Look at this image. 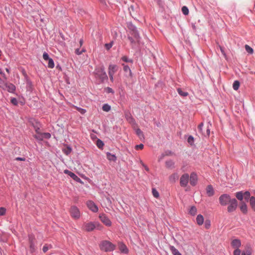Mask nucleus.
<instances>
[{
  "label": "nucleus",
  "instance_id": "obj_1",
  "mask_svg": "<svg viewBox=\"0 0 255 255\" xmlns=\"http://www.w3.org/2000/svg\"><path fill=\"white\" fill-rule=\"evenodd\" d=\"M128 28L130 34L132 36H128V39L130 42L131 43L138 42L140 36L136 27L131 23H128Z\"/></svg>",
  "mask_w": 255,
  "mask_h": 255
},
{
  "label": "nucleus",
  "instance_id": "obj_2",
  "mask_svg": "<svg viewBox=\"0 0 255 255\" xmlns=\"http://www.w3.org/2000/svg\"><path fill=\"white\" fill-rule=\"evenodd\" d=\"M99 225V224L96 222H86L83 223L82 230L87 232H92Z\"/></svg>",
  "mask_w": 255,
  "mask_h": 255
},
{
  "label": "nucleus",
  "instance_id": "obj_3",
  "mask_svg": "<svg viewBox=\"0 0 255 255\" xmlns=\"http://www.w3.org/2000/svg\"><path fill=\"white\" fill-rule=\"evenodd\" d=\"M100 248L101 250L105 252H111L114 250L115 246L109 241H104L100 244Z\"/></svg>",
  "mask_w": 255,
  "mask_h": 255
},
{
  "label": "nucleus",
  "instance_id": "obj_4",
  "mask_svg": "<svg viewBox=\"0 0 255 255\" xmlns=\"http://www.w3.org/2000/svg\"><path fill=\"white\" fill-rule=\"evenodd\" d=\"M69 212L71 217L75 220H78L81 217L80 211L79 209L75 206H71Z\"/></svg>",
  "mask_w": 255,
  "mask_h": 255
},
{
  "label": "nucleus",
  "instance_id": "obj_5",
  "mask_svg": "<svg viewBox=\"0 0 255 255\" xmlns=\"http://www.w3.org/2000/svg\"><path fill=\"white\" fill-rule=\"evenodd\" d=\"M230 196L227 194L221 195L219 198V201L221 206L228 205L232 200Z\"/></svg>",
  "mask_w": 255,
  "mask_h": 255
},
{
  "label": "nucleus",
  "instance_id": "obj_6",
  "mask_svg": "<svg viewBox=\"0 0 255 255\" xmlns=\"http://www.w3.org/2000/svg\"><path fill=\"white\" fill-rule=\"evenodd\" d=\"M128 9L130 15L134 18L139 14V8L136 4L131 5Z\"/></svg>",
  "mask_w": 255,
  "mask_h": 255
},
{
  "label": "nucleus",
  "instance_id": "obj_7",
  "mask_svg": "<svg viewBox=\"0 0 255 255\" xmlns=\"http://www.w3.org/2000/svg\"><path fill=\"white\" fill-rule=\"evenodd\" d=\"M95 74L102 80H104L107 78V76L102 67L97 68L95 71Z\"/></svg>",
  "mask_w": 255,
  "mask_h": 255
},
{
  "label": "nucleus",
  "instance_id": "obj_8",
  "mask_svg": "<svg viewBox=\"0 0 255 255\" xmlns=\"http://www.w3.org/2000/svg\"><path fill=\"white\" fill-rule=\"evenodd\" d=\"M228 204L229 206L227 207V211L228 212L231 213L236 210L238 206V202L236 199L233 198Z\"/></svg>",
  "mask_w": 255,
  "mask_h": 255
},
{
  "label": "nucleus",
  "instance_id": "obj_9",
  "mask_svg": "<svg viewBox=\"0 0 255 255\" xmlns=\"http://www.w3.org/2000/svg\"><path fill=\"white\" fill-rule=\"evenodd\" d=\"M189 180V175L187 173H185L182 175L180 179V185L182 187H185L187 186Z\"/></svg>",
  "mask_w": 255,
  "mask_h": 255
},
{
  "label": "nucleus",
  "instance_id": "obj_10",
  "mask_svg": "<svg viewBox=\"0 0 255 255\" xmlns=\"http://www.w3.org/2000/svg\"><path fill=\"white\" fill-rule=\"evenodd\" d=\"M86 204L88 208L92 212L96 213L98 211V207L93 201L89 200L87 202Z\"/></svg>",
  "mask_w": 255,
  "mask_h": 255
},
{
  "label": "nucleus",
  "instance_id": "obj_11",
  "mask_svg": "<svg viewBox=\"0 0 255 255\" xmlns=\"http://www.w3.org/2000/svg\"><path fill=\"white\" fill-rule=\"evenodd\" d=\"M101 221L107 226H111L112 222L105 214H101L99 216Z\"/></svg>",
  "mask_w": 255,
  "mask_h": 255
},
{
  "label": "nucleus",
  "instance_id": "obj_12",
  "mask_svg": "<svg viewBox=\"0 0 255 255\" xmlns=\"http://www.w3.org/2000/svg\"><path fill=\"white\" fill-rule=\"evenodd\" d=\"M190 183L192 186H195L197 182V176L196 173L193 172L190 174Z\"/></svg>",
  "mask_w": 255,
  "mask_h": 255
},
{
  "label": "nucleus",
  "instance_id": "obj_13",
  "mask_svg": "<svg viewBox=\"0 0 255 255\" xmlns=\"http://www.w3.org/2000/svg\"><path fill=\"white\" fill-rule=\"evenodd\" d=\"M15 86L13 84L10 83H7L4 90H6L9 93H13L15 92Z\"/></svg>",
  "mask_w": 255,
  "mask_h": 255
},
{
  "label": "nucleus",
  "instance_id": "obj_14",
  "mask_svg": "<svg viewBox=\"0 0 255 255\" xmlns=\"http://www.w3.org/2000/svg\"><path fill=\"white\" fill-rule=\"evenodd\" d=\"M206 191V194L209 197L213 196L215 194L214 189L211 185H209L207 186Z\"/></svg>",
  "mask_w": 255,
  "mask_h": 255
},
{
  "label": "nucleus",
  "instance_id": "obj_15",
  "mask_svg": "<svg viewBox=\"0 0 255 255\" xmlns=\"http://www.w3.org/2000/svg\"><path fill=\"white\" fill-rule=\"evenodd\" d=\"M232 247L235 249H239L241 246V242L239 239H234L231 242Z\"/></svg>",
  "mask_w": 255,
  "mask_h": 255
},
{
  "label": "nucleus",
  "instance_id": "obj_16",
  "mask_svg": "<svg viewBox=\"0 0 255 255\" xmlns=\"http://www.w3.org/2000/svg\"><path fill=\"white\" fill-rule=\"evenodd\" d=\"M178 178L179 176L178 174L174 173L169 176V180L171 183H174L178 179Z\"/></svg>",
  "mask_w": 255,
  "mask_h": 255
},
{
  "label": "nucleus",
  "instance_id": "obj_17",
  "mask_svg": "<svg viewBox=\"0 0 255 255\" xmlns=\"http://www.w3.org/2000/svg\"><path fill=\"white\" fill-rule=\"evenodd\" d=\"M241 211L243 213L246 214L248 212V208L247 204L244 202H242L240 206Z\"/></svg>",
  "mask_w": 255,
  "mask_h": 255
},
{
  "label": "nucleus",
  "instance_id": "obj_18",
  "mask_svg": "<svg viewBox=\"0 0 255 255\" xmlns=\"http://www.w3.org/2000/svg\"><path fill=\"white\" fill-rule=\"evenodd\" d=\"M64 173L68 174L73 179L77 180V179H79L77 175H76L74 173L71 172L70 171L66 169L64 171Z\"/></svg>",
  "mask_w": 255,
  "mask_h": 255
},
{
  "label": "nucleus",
  "instance_id": "obj_19",
  "mask_svg": "<svg viewBox=\"0 0 255 255\" xmlns=\"http://www.w3.org/2000/svg\"><path fill=\"white\" fill-rule=\"evenodd\" d=\"M204 217L201 215H198L196 218V222L198 225H202L204 223Z\"/></svg>",
  "mask_w": 255,
  "mask_h": 255
},
{
  "label": "nucleus",
  "instance_id": "obj_20",
  "mask_svg": "<svg viewBox=\"0 0 255 255\" xmlns=\"http://www.w3.org/2000/svg\"><path fill=\"white\" fill-rule=\"evenodd\" d=\"M250 204L252 209L255 211V197L252 196L249 200Z\"/></svg>",
  "mask_w": 255,
  "mask_h": 255
},
{
  "label": "nucleus",
  "instance_id": "obj_21",
  "mask_svg": "<svg viewBox=\"0 0 255 255\" xmlns=\"http://www.w3.org/2000/svg\"><path fill=\"white\" fill-rule=\"evenodd\" d=\"M119 249H120V251H121V252H122L123 253L127 254L128 252V250L127 246L123 244H121L119 245Z\"/></svg>",
  "mask_w": 255,
  "mask_h": 255
},
{
  "label": "nucleus",
  "instance_id": "obj_22",
  "mask_svg": "<svg viewBox=\"0 0 255 255\" xmlns=\"http://www.w3.org/2000/svg\"><path fill=\"white\" fill-rule=\"evenodd\" d=\"M43 58L45 60H48V64H54L53 60L51 58H49V55H48V54L47 53L44 52L43 53Z\"/></svg>",
  "mask_w": 255,
  "mask_h": 255
},
{
  "label": "nucleus",
  "instance_id": "obj_23",
  "mask_svg": "<svg viewBox=\"0 0 255 255\" xmlns=\"http://www.w3.org/2000/svg\"><path fill=\"white\" fill-rule=\"evenodd\" d=\"M169 248L173 255H182L174 246H171Z\"/></svg>",
  "mask_w": 255,
  "mask_h": 255
},
{
  "label": "nucleus",
  "instance_id": "obj_24",
  "mask_svg": "<svg viewBox=\"0 0 255 255\" xmlns=\"http://www.w3.org/2000/svg\"><path fill=\"white\" fill-rule=\"evenodd\" d=\"M107 158L110 161H115L117 160V157L115 155L112 154L110 152L107 153Z\"/></svg>",
  "mask_w": 255,
  "mask_h": 255
},
{
  "label": "nucleus",
  "instance_id": "obj_25",
  "mask_svg": "<svg viewBox=\"0 0 255 255\" xmlns=\"http://www.w3.org/2000/svg\"><path fill=\"white\" fill-rule=\"evenodd\" d=\"M236 197L238 200L242 201L244 198V193L242 191L238 192L236 193Z\"/></svg>",
  "mask_w": 255,
  "mask_h": 255
},
{
  "label": "nucleus",
  "instance_id": "obj_26",
  "mask_svg": "<svg viewBox=\"0 0 255 255\" xmlns=\"http://www.w3.org/2000/svg\"><path fill=\"white\" fill-rule=\"evenodd\" d=\"M190 214L194 216L197 213V209L195 206H192L189 211Z\"/></svg>",
  "mask_w": 255,
  "mask_h": 255
},
{
  "label": "nucleus",
  "instance_id": "obj_27",
  "mask_svg": "<svg viewBox=\"0 0 255 255\" xmlns=\"http://www.w3.org/2000/svg\"><path fill=\"white\" fill-rule=\"evenodd\" d=\"M178 94L182 97H186L188 95V93L186 92L183 91L181 89L178 88L177 89Z\"/></svg>",
  "mask_w": 255,
  "mask_h": 255
},
{
  "label": "nucleus",
  "instance_id": "obj_28",
  "mask_svg": "<svg viewBox=\"0 0 255 255\" xmlns=\"http://www.w3.org/2000/svg\"><path fill=\"white\" fill-rule=\"evenodd\" d=\"M174 162L172 160H168L166 162V166L168 168H172L174 167Z\"/></svg>",
  "mask_w": 255,
  "mask_h": 255
},
{
  "label": "nucleus",
  "instance_id": "obj_29",
  "mask_svg": "<svg viewBox=\"0 0 255 255\" xmlns=\"http://www.w3.org/2000/svg\"><path fill=\"white\" fill-rule=\"evenodd\" d=\"M135 132H136V134L138 136V137L140 139H141L142 138H143L144 135H143V132L139 128H137L136 129Z\"/></svg>",
  "mask_w": 255,
  "mask_h": 255
},
{
  "label": "nucleus",
  "instance_id": "obj_30",
  "mask_svg": "<svg viewBox=\"0 0 255 255\" xmlns=\"http://www.w3.org/2000/svg\"><path fill=\"white\" fill-rule=\"evenodd\" d=\"M240 87V82L238 81H235L233 85V89L235 90H237L239 89Z\"/></svg>",
  "mask_w": 255,
  "mask_h": 255
},
{
  "label": "nucleus",
  "instance_id": "obj_31",
  "mask_svg": "<svg viewBox=\"0 0 255 255\" xmlns=\"http://www.w3.org/2000/svg\"><path fill=\"white\" fill-rule=\"evenodd\" d=\"M71 148L69 146H67L66 147L63 149V151L66 155L69 154L71 152Z\"/></svg>",
  "mask_w": 255,
  "mask_h": 255
},
{
  "label": "nucleus",
  "instance_id": "obj_32",
  "mask_svg": "<svg viewBox=\"0 0 255 255\" xmlns=\"http://www.w3.org/2000/svg\"><path fill=\"white\" fill-rule=\"evenodd\" d=\"M74 108L79 111L81 114L83 115L86 112V110L85 109H82L75 106H74Z\"/></svg>",
  "mask_w": 255,
  "mask_h": 255
},
{
  "label": "nucleus",
  "instance_id": "obj_33",
  "mask_svg": "<svg viewBox=\"0 0 255 255\" xmlns=\"http://www.w3.org/2000/svg\"><path fill=\"white\" fill-rule=\"evenodd\" d=\"M102 109L104 111L109 112L111 110V107L108 104H104L103 106Z\"/></svg>",
  "mask_w": 255,
  "mask_h": 255
},
{
  "label": "nucleus",
  "instance_id": "obj_34",
  "mask_svg": "<svg viewBox=\"0 0 255 255\" xmlns=\"http://www.w3.org/2000/svg\"><path fill=\"white\" fill-rule=\"evenodd\" d=\"M245 49L247 51V52H248L250 54H252L253 53V49L252 48H251L249 45H245Z\"/></svg>",
  "mask_w": 255,
  "mask_h": 255
},
{
  "label": "nucleus",
  "instance_id": "obj_35",
  "mask_svg": "<svg viewBox=\"0 0 255 255\" xmlns=\"http://www.w3.org/2000/svg\"><path fill=\"white\" fill-rule=\"evenodd\" d=\"M182 11L184 15H188L189 13V10L187 6H184L182 7Z\"/></svg>",
  "mask_w": 255,
  "mask_h": 255
},
{
  "label": "nucleus",
  "instance_id": "obj_36",
  "mask_svg": "<svg viewBox=\"0 0 255 255\" xmlns=\"http://www.w3.org/2000/svg\"><path fill=\"white\" fill-rule=\"evenodd\" d=\"M152 193L153 196L155 198H157L159 197V193H158V191L155 189L153 188L152 189Z\"/></svg>",
  "mask_w": 255,
  "mask_h": 255
},
{
  "label": "nucleus",
  "instance_id": "obj_37",
  "mask_svg": "<svg viewBox=\"0 0 255 255\" xmlns=\"http://www.w3.org/2000/svg\"><path fill=\"white\" fill-rule=\"evenodd\" d=\"M124 70L126 72H129V73H128L129 76H131V70H130V68H129V67L127 65L124 66Z\"/></svg>",
  "mask_w": 255,
  "mask_h": 255
},
{
  "label": "nucleus",
  "instance_id": "obj_38",
  "mask_svg": "<svg viewBox=\"0 0 255 255\" xmlns=\"http://www.w3.org/2000/svg\"><path fill=\"white\" fill-rule=\"evenodd\" d=\"M244 193V198L245 200H248L250 198V193L249 191H246Z\"/></svg>",
  "mask_w": 255,
  "mask_h": 255
},
{
  "label": "nucleus",
  "instance_id": "obj_39",
  "mask_svg": "<svg viewBox=\"0 0 255 255\" xmlns=\"http://www.w3.org/2000/svg\"><path fill=\"white\" fill-rule=\"evenodd\" d=\"M123 62L126 63H132L133 61L131 59H128L127 56H123L122 58Z\"/></svg>",
  "mask_w": 255,
  "mask_h": 255
},
{
  "label": "nucleus",
  "instance_id": "obj_40",
  "mask_svg": "<svg viewBox=\"0 0 255 255\" xmlns=\"http://www.w3.org/2000/svg\"><path fill=\"white\" fill-rule=\"evenodd\" d=\"M210 133V128L208 127L206 131H204V132H202V134L205 136H209Z\"/></svg>",
  "mask_w": 255,
  "mask_h": 255
},
{
  "label": "nucleus",
  "instance_id": "obj_41",
  "mask_svg": "<svg viewBox=\"0 0 255 255\" xmlns=\"http://www.w3.org/2000/svg\"><path fill=\"white\" fill-rule=\"evenodd\" d=\"M188 142L190 144L192 145L194 143V138L192 135H190L187 139Z\"/></svg>",
  "mask_w": 255,
  "mask_h": 255
},
{
  "label": "nucleus",
  "instance_id": "obj_42",
  "mask_svg": "<svg viewBox=\"0 0 255 255\" xmlns=\"http://www.w3.org/2000/svg\"><path fill=\"white\" fill-rule=\"evenodd\" d=\"M97 145L99 148H101L103 146L104 143L100 139H98L97 141Z\"/></svg>",
  "mask_w": 255,
  "mask_h": 255
},
{
  "label": "nucleus",
  "instance_id": "obj_43",
  "mask_svg": "<svg viewBox=\"0 0 255 255\" xmlns=\"http://www.w3.org/2000/svg\"><path fill=\"white\" fill-rule=\"evenodd\" d=\"M113 45V42H111L109 43H106L105 45V47L107 50H109Z\"/></svg>",
  "mask_w": 255,
  "mask_h": 255
},
{
  "label": "nucleus",
  "instance_id": "obj_44",
  "mask_svg": "<svg viewBox=\"0 0 255 255\" xmlns=\"http://www.w3.org/2000/svg\"><path fill=\"white\" fill-rule=\"evenodd\" d=\"M8 82H6L4 81H2L1 83H0V87L4 90L6 86V84Z\"/></svg>",
  "mask_w": 255,
  "mask_h": 255
},
{
  "label": "nucleus",
  "instance_id": "obj_45",
  "mask_svg": "<svg viewBox=\"0 0 255 255\" xmlns=\"http://www.w3.org/2000/svg\"><path fill=\"white\" fill-rule=\"evenodd\" d=\"M6 209L3 207L0 208V216H3L5 214Z\"/></svg>",
  "mask_w": 255,
  "mask_h": 255
},
{
  "label": "nucleus",
  "instance_id": "obj_46",
  "mask_svg": "<svg viewBox=\"0 0 255 255\" xmlns=\"http://www.w3.org/2000/svg\"><path fill=\"white\" fill-rule=\"evenodd\" d=\"M42 136L43 138H49L51 137V134L49 133L46 132V133H42Z\"/></svg>",
  "mask_w": 255,
  "mask_h": 255
},
{
  "label": "nucleus",
  "instance_id": "obj_47",
  "mask_svg": "<svg viewBox=\"0 0 255 255\" xmlns=\"http://www.w3.org/2000/svg\"><path fill=\"white\" fill-rule=\"evenodd\" d=\"M204 126V124L203 123H201L198 127V128L199 131L202 134V132H204L202 130V128Z\"/></svg>",
  "mask_w": 255,
  "mask_h": 255
},
{
  "label": "nucleus",
  "instance_id": "obj_48",
  "mask_svg": "<svg viewBox=\"0 0 255 255\" xmlns=\"http://www.w3.org/2000/svg\"><path fill=\"white\" fill-rule=\"evenodd\" d=\"M241 250L239 249H236L234 252V255H241Z\"/></svg>",
  "mask_w": 255,
  "mask_h": 255
},
{
  "label": "nucleus",
  "instance_id": "obj_49",
  "mask_svg": "<svg viewBox=\"0 0 255 255\" xmlns=\"http://www.w3.org/2000/svg\"><path fill=\"white\" fill-rule=\"evenodd\" d=\"M143 144L141 143L140 144H138V145H136L135 146V148L136 149V150H138V149H142L143 148Z\"/></svg>",
  "mask_w": 255,
  "mask_h": 255
},
{
  "label": "nucleus",
  "instance_id": "obj_50",
  "mask_svg": "<svg viewBox=\"0 0 255 255\" xmlns=\"http://www.w3.org/2000/svg\"><path fill=\"white\" fill-rule=\"evenodd\" d=\"M10 101H11V103L13 105L16 106V105H17V104H18L17 100H16L15 98H12V99H11Z\"/></svg>",
  "mask_w": 255,
  "mask_h": 255
},
{
  "label": "nucleus",
  "instance_id": "obj_51",
  "mask_svg": "<svg viewBox=\"0 0 255 255\" xmlns=\"http://www.w3.org/2000/svg\"><path fill=\"white\" fill-rule=\"evenodd\" d=\"M205 226L206 229H208L210 226V222L206 220L205 223Z\"/></svg>",
  "mask_w": 255,
  "mask_h": 255
},
{
  "label": "nucleus",
  "instance_id": "obj_52",
  "mask_svg": "<svg viewBox=\"0 0 255 255\" xmlns=\"http://www.w3.org/2000/svg\"><path fill=\"white\" fill-rule=\"evenodd\" d=\"M35 138H37L38 140H42V139H43L42 134L35 135Z\"/></svg>",
  "mask_w": 255,
  "mask_h": 255
},
{
  "label": "nucleus",
  "instance_id": "obj_53",
  "mask_svg": "<svg viewBox=\"0 0 255 255\" xmlns=\"http://www.w3.org/2000/svg\"><path fill=\"white\" fill-rule=\"evenodd\" d=\"M30 244V248L31 251L32 252L34 251V243H29Z\"/></svg>",
  "mask_w": 255,
  "mask_h": 255
},
{
  "label": "nucleus",
  "instance_id": "obj_54",
  "mask_svg": "<svg viewBox=\"0 0 255 255\" xmlns=\"http://www.w3.org/2000/svg\"><path fill=\"white\" fill-rule=\"evenodd\" d=\"M34 238L32 236L30 235L29 236V243H34Z\"/></svg>",
  "mask_w": 255,
  "mask_h": 255
},
{
  "label": "nucleus",
  "instance_id": "obj_55",
  "mask_svg": "<svg viewBox=\"0 0 255 255\" xmlns=\"http://www.w3.org/2000/svg\"><path fill=\"white\" fill-rule=\"evenodd\" d=\"M42 250L44 253H46L48 250V246L46 245L44 246V247H43Z\"/></svg>",
  "mask_w": 255,
  "mask_h": 255
},
{
  "label": "nucleus",
  "instance_id": "obj_56",
  "mask_svg": "<svg viewBox=\"0 0 255 255\" xmlns=\"http://www.w3.org/2000/svg\"><path fill=\"white\" fill-rule=\"evenodd\" d=\"M242 255H251V252L250 251H247L246 253L243 252Z\"/></svg>",
  "mask_w": 255,
  "mask_h": 255
},
{
  "label": "nucleus",
  "instance_id": "obj_57",
  "mask_svg": "<svg viewBox=\"0 0 255 255\" xmlns=\"http://www.w3.org/2000/svg\"><path fill=\"white\" fill-rule=\"evenodd\" d=\"M141 163L142 166L144 167L145 169L147 171H149V168H148V167L147 166H146L142 161H141Z\"/></svg>",
  "mask_w": 255,
  "mask_h": 255
},
{
  "label": "nucleus",
  "instance_id": "obj_58",
  "mask_svg": "<svg viewBox=\"0 0 255 255\" xmlns=\"http://www.w3.org/2000/svg\"><path fill=\"white\" fill-rule=\"evenodd\" d=\"M219 48H220V50H221V51L222 53L224 55H225V51H224V49H223V48L222 46H219Z\"/></svg>",
  "mask_w": 255,
  "mask_h": 255
},
{
  "label": "nucleus",
  "instance_id": "obj_59",
  "mask_svg": "<svg viewBox=\"0 0 255 255\" xmlns=\"http://www.w3.org/2000/svg\"><path fill=\"white\" fill-rule=\"evenodd\" d=\"M15 160H20V161H24L25 160V158H21V157H16L15 158Z\"/></svg>",
  "mask_w": 255,
  "mask_h": 255
},
{
  "label": "nucleus",
  "instance_id": "obj_60",
  "mask_svg": "<svg viewBox=\"0 0 255 255\" xmlns=\"http://www.w3.org/2000/svg\"><path fill=\"white\" fill-rule=\"evenodd\" d=\"M107 90H108V92H109V93H113V91L112 88H108Z\"/></svg>",
  "mask_w": 255,
  "mask_h": 255
},
{
  "label": "nucleus",
  "instance_id": "obj_61",
  "mask_svg": "<svg viewBox=\"0 0 255 255\" xmlns=\"http://www.w3.org/2000/svg\"><path fill=\"white\" fill-rule=\"evenodd\" d=\"M55 65H48V68L52 69L54 68Z\"/></svg>",
  "mask_w": 255,
  "mask_h": 255
},
{
  "label": "nucleus",
  "instance_id": "obj_62",
  "mask_svg": "<svg viewBox=\"0 0 255 255\" xmlns=\"http://www.w3.org/2000/svg\"><path fill=\"white\" fill-rule=\"evenodd\" d=\"M76 53L77 54H80L81 53V52L79 51V49H77L75 51Z\"/></svg>",
  "mask_w": 255,
  "mask_h": 255
},
{
  "label": "nucleus",
  "instance_id": "obj_63",
  "mask_svg": "<svg viewBox=\"0 0 255 255\" xmlns=\"http://www.w3.org/2000/svg\"><path fill=\"white\" fill-rule=\"evenodd\" d=\"M109 75H110L111 79H113V75H112L111 71L109 72Z\"/></svg>",
  "mask_w": 255,
  "mask_h": 255
},
{
  "label": "nucleus",
  "instance_id": "obj_64",
  "mask_svg": "<svg viewBox=\"0 0 255 255\" xmlns=\"http://www.w3.org/2000/svg\"><path fill=\"white\" fill-rule=\"evenodd\" d=\"M56 68H58V69H60V67H59V65H57V66H56Z\"/></svg>",
  "mask_w": 255,
  "mask_h": 255
}]
</instances>
